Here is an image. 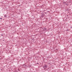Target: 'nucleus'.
<instances>
[{"instance_id":"nucleus-3","label":"nucleus","mask_w":72,"mask_h":72,"mask_svg":"<svg viewBox=\"0 0 72 72\" xmlns=\"http://www.w3.org/2000/svg\"><path fill=\"white\" fill-rule=\"evenodd\" d=\"M4 17H6V15H4Z\"/></svg>"},{"instance_id":"nucleus-2","label":"nucleus","mask_w":72,"mask_h":72,"mask_svg":"<svg viewBox=\"0 0 72 72\" xmlns=\"http://www.w3.org/2000/svg\"><path fill=\"white\" fill-rule=\"evenodd\" d=\"M44 31H46V28H44Z\"/></svg>"},{"instance_id":"nucleus-1","label":"nucleus","mask_w":72,"mask_h":72,"mask_svg":"<svg viewBox=\"0 0 72 72\" xmlns=\"http://www.w3.org/2000/svg\"><path fill=\"white\" fill-rule=\"evenodd\" d=\"M43 67L44 68H46V67H47V66H46V64H44L43 66Z\"/></svg>"},{"instance_id":"nucleus-4","label":"nucleus","mask_w":72,"mask_h":72,"mask_svg":"<svg viewBox=\"0 0 72 72\" xmlns=\"http://www.w3.org/2000/svg\"><path fill=\"white\" fill-rule=\"evenodd\" d=\"M0 19H1V18H0Z\"/></svg>"}]
</instances>
